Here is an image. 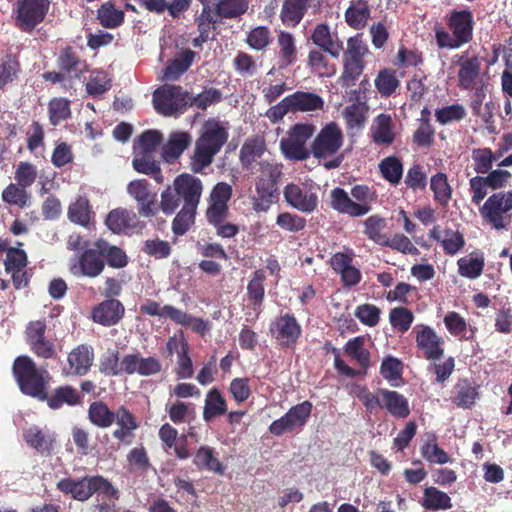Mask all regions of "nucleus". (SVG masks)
<instances>
[{
    "instance_id": "f257e3e1",
    "label": "nucleus",
    "mask_w": 512,
    "mask_h": 512,
    "mask_svg": "<svg viewBox=\"0 0 512 512\" xmlns=\"http://www.w3.org/2000/svg\"><path fill=\"white\" fill-rule=\"evenodd\" d=\"M228 137V130L219 121L208 120L205 122L190 157L191 171L202 173L209 167L227 142Z\"/></svg>"
},
{
    "instance_id": "f03ea898",
    "label": "nucleus",
    "mask_w": 512,
    "mask_h": 512,
    "mask_svg": "<svg viewBox=\"0 0 512 512\" xmlns=\"http://www.w3.org/2000/svg\"><path fill=\"white\" fill-rule=\"evenodd\" d=\"M202 192L203 183L198 177L188 173L178 175L160 194L163 214H174L181 202L185 207L198 208Z\"/></svg>"
},
{
    "instance_id": "7ed1b4c3",
    "label": "nucleus",
    "mask_w": 512,
    "mask_h": 512,
    "mask_svg": "<svg viewBox=\"0 0 512 512\" xmlns=\"http://www.w3.org/2000/svg\"><path fill=\"white\" fill-rule=\"evenodd\" d=\"M232 187L226 182L217 183L207 198L205 218L216 230V235L221 238H233L240 228L237 224L229 222L228 203L232 198Z\"/></svg>"
},
{
    "instance_id": "20e7f679",
    "label": "nucleus",
    "mask_w": 512,
    "mask_h": 512,
    "mask_svg": "<svg viewBox=\"0 0 512 512\" xmlns=\"http://www.w3.org/2000/svg\"><path fill=\"white\" fill-rule=\"evenodd\" d=\"M474 16L469 9L453 10L446 17V26L435 29L437 46L441 49H458L473 39Z\"/></svg>"
},
{
    "instance_id": "39448f33",
    "label": "nucleus",
    "mask_w": 512,
    "mask_h": 512,
    "mask_svg": "<svg viewBox=\"0 0 512 512\" xmlns=\"http://www.w3.org/2000/svg\"><path fill=\"white\" fill-rule=\"evenodd\" d=\"M56 487L63 494L80 502L89 500L95 493L112 500H118L120 497L119 491L101 475H85L77 479L63 478L57 482Z\"/></svg>"
},
{
    "instance_id": "423d86ee",
    "label": "nucleus",
    "mask_w": 512,
    "mask_h": 512,
    "mask_svg": "<svg viewBox=\"0 0 512 512\" xmlns=\"http://www.w3.org/2000/svg\"><path fill=\"white\" fill-rule=\"evenodd\" d=\"M12 373L20 391L27 396L41 400L46 398L49 374L45 369H38L35 362L27 355L15 358Z\"/></svg>"
},
{
    "instance_id": "0eeeda50",
    "label": "nucleus",
    "mask_w": 512,
    "mask_h": 512,
    "mask_svg": "<svg viewBox=\"0 0 512 512\" xmlns=\"http://www.w3.org/2000/svg\"><path fill=\"white\" fill-rule=\"evenodd\" d=\"M343 143L344 135L340 126L336 122L327 123L313 139L311 155L319 161L329 159L323 164L326 169L338 168L344 160V155L338 154Z\"/></svg>"
},
{
    "instance_id": "6e6552de",
    "label": "nucleus",
    "mask_w": 512,
    "mask_h": 512,
    "mask_svg": "<svg viewBox=\"0 0 512 512\" xmlns=\"http://www.w3.org/2000/svg\"><path fill=\"white\" fill-rule=\"evenodd\" d=\"M255 198L253 208L257 212H265L277 201L279 196L278 183L282 176V164L274 161L261 160L257 163Z\"/></svg>"
},
{
    "instance_id": "1a4fd4ad",
    "label": "nucleus",
    "mask_w": 512,
    "mask_h": 512,
    "mask_svg": "<svg viewBox=\"0 0 512 512\" xmlns=\"http://www.w3.org/2000/svg\"><path fill=\"white\" fill-rule=\"evenodd\" d=\"M343 52V71L340 76L342 87H352L356 84L362 75L366 61L365 56L369 53V48L361 35L348 38L347 47Z\"/></svg>"
},
{
    "instance_id": "9d476101",
    "label": "nucleus",
    "mask_w": 512,
    "mask_h": 512,
    "mask_svg": "<svg viewBox=\"0 0 512 512\" xmlns=\"http://www.w3.org/2000/svg\"><path fill=\"white\" fill-rule=\"evenodd\" d=\"M152 100L158 114L165 117L177 116L186 112L189 92L180 85L164 84L154 91Z\"/></svg>"
},
{
    "instance_id": "9b49d317",
    "label": "nucleus",
    "mask_w": 512,
    "mask_h": 512,
    "mask_svg": "<svg viewBox=\"0 0 512 512\" xmlns=\"http://www.w3.org/2000/svg\"><path fill=\"white\" fill-rule=\"evenodd\" d=\"M315 131L316 126L312 123L291 126L287 136L280 140V149L285 158L293 161L307 160L311 155V148H307L306 143Z\"/></svg>"
},
{
    "instance_id": "f8f14e48",
    "label": "nucleus",
    "mask_w": 512,
    "mask_h": 512,
    "mask_svg": "<svg viewBox=\"0 0 512 512\" xmlns=\"http://www.w3.org/2000/svg\"><path fill=\"white\" fill-rule=\"evenodd\" d=\"M102 251L101 240L97 239L89 248L84 249L79 256L70 260V273L76 277H98L105 269Z\"/></svg>"
},
{
    "instance_id": "ddd939ff",
    "label": "nucleus",
    "mask_w": 512,
    "mask_h": 512,
    "mask_svg": "<svg viewBox=\"0 0 512 512\" xmlns=\"http://www.w3.org/2000/svg\"><path fill=\"white\" fill-rule=\"evenodd\" d=\"M127 193L137 202L139 216L151 219L162 211V199L158 201L154 191L146 179H136L127 185Z\"/></svg>"
},
{
    "instance_id": "4468645a",
    "label": "nucleus",
    "mask_w": 512,
    "mask_h": 512,
    "mask_svg": "<svg viewBox=\"0 0 512 512\" xmlns=\"http://www.w3.org/2000/svg\"><path fill=\"white\" fill-rule=\"evenodd\" d=\"M512 210V191L494 193L480 208V214L494 229H506L510 218L505 214Z\"/></svg>"
},
{
    "instance_id": "2eb2a0df",
    "label": "nucleus",
    "mask_w": 512,
    "mask_h": 512,
    "mask_svg": "<svg viewBox=\"0 0 512 512\" xmlns=\"http://www.w3.org/2000/svg\"><path fill=\"white\" fill-rule=\"evenodd\" d=\"M50 9V0H18L15 25L23 32L31 33L42 23Z\"/></svg>"
},
{
    "instance_id": "dca6fc26",
    "label": "nucleus",
    "mask_w": 512,
    "mask_h": 512,
    "mask_svg": "<svg viewBox=\"0 0 512 512\" xmlns=\"http://www.w3.org/2000/svg\"><path fill=\"white\" fill-rule=\"evenodd\" d=\"M313 405L306 400L291 407L282 417L273 421L269 432L274 436H281L286 432L301 430L308 422Z\"/></svg>"
},
{
    "instance_id": "f3484780",
    "label": "nucleus",
    "mask_w": 512,
    "mask_h": 512,
    "mask_svg": "<svg viewBox=\"0 0 512 512\" xmlns=\"http://www.w3.org/2000/svg\"><path fill=\"white\" fill-rule=\"evenodd\" d=\"M45 320L30 321L25 330L26 342L30 350L39 358L53 359L56 357L54 340L46 335Z\"/></svg>"
},
{
    "instance_id": "a211bd4d",
    "label": "nucleus",
    "mask_w": 512,
    "mask_h": 512,
    "mask_svg": "<svg viewBox=\"0 0 512 512\" xmlns=\"http://www.w3.org/2000/svg\"><path fill=\"white\" fill-rule=\"evenodd\" d=\"M270 332L283 348H293L302 334V328L293 314L280 315L270 326Z\"/></svg>"
},
{
    "instance_id": "6ab92c4d",
    "label": "nucleus",
    "mask_w": 512,
    "mask_h": 512,
    "mask_svg": "<svg viewBox=\"0 0 512 512\" xmlns=\"http://www.w3.org/2000/svg\"><path fill=\"white\" fill-rule=\"evenodd\" d=\"M105 224L114 233H141L146 223L140 219L138 212L126 208H117L110 211Z\"/></svg>"
},
{
    "instance_id": "aec40b11",
    "label": "nucleus",
    "mask_w": 512,
    "mask_h": 512,
    "mask_svg": "<svg viewBox=\"0 0 512 512\" xmlns=\"http://www.w3.org/2000/svg\"><path fill=\"white\" fill-rule=\"evenodd\" d=\"M283 196L290 207L303 213H312L318 207L317 194L295 183H289L284 187Z\"/></svg>"
},
{
    "instance_id": "412c9836",
    "label": "nucleus",
    "mask_w": 512,
    "mask_h": 512,
    "mask_svg": "<svg viewBox=\"0 0 512 512\" xmlns=\"http://www.w3.org/2000/svg\"><path fill=\"white\" fill-rule=\"evenodd\" d=\"M417 347L427 360H439L444 354V340L428 325H417L414 328Z\"/></svg>"
},
{
    "instance_id": "4be33fe9",
    "label": "nucleus",
    "mask_w": 512,
    "mask_h": 512,
    "mask_svg": "<svg viewBox=\"0 0 512 512\" xmlns=\"http://www.w3.org/2000/svg\"><path fill=\"white\" fill-rule=\"evenodd\" d=\"M94 350L90 345L80 344L73 348L67 357L68 366L63 368V373L67 376L86 375L94 362Z\"/></svg>"
},
{
    "instance_id": "5701e85b",
    "label": "nucleus",
    "mask_w": 512,
    "mask_h": 512,
    "mask_svg": "<svg viewBox=\"0 0 512 512\" xmlns=\"http://www.w3.org/2000/svg\"><path fill=\"white\" fill-rule=\"evenodd\" d=\"M312 43L328 55L337 59L343 51V41L337 32H332L327 23L317 24L310 36Z\"/></svg>"
},
{
    "instance_id": "b1692460",
    "label": "nucleus",
    "mask_w": 512,
    "mask_h": 512,
    "mask_svg": "<svg viewBox=\"0 0 512 512\" xmlns=\"http://www.w3.org/2000/svg\"><path fill=\"white\" fill-rule=\"evenodd\" d=\"M114 422H116L117 428L112 432L113 438L124 445L132 444L134 431L139 427L138 421L133 413L124 405H121L114 411L113 423Z\"/></svg>"
},
{
    "instance_id": "393cba45",
    "label": "nucleus",
    "mask_w": 512,
    "mask_h": 512,
    "mask_svg": "<svg viewBox=\"0 0 512 512\" xmlns=\"http://www.w3.org/2000/svg\"><path fill=\"white\" fill-rule=\"evenodd\" d=\"M125 313L124 305L117 299H106L93 308L91 317L95 323L110 327L118 324Z\"/></svg>"
},
{
    "instance_id": "a878e982",
    "label": "nucleus",
    "mask_w": 512,
    "mask_h": 512,
    "mask_svg": "<svg viewBox=\"0 0 512 512\" xmlns=\"http://www.w3.org/2000/svg\"><path fill=\"white\" fill-rule=\"evenodd\" d=\"M57 66L59 70L67 75L68 82L70 83L73 79H80L81 76L88 71L86 61L82 60L71 46H67L61 50L57 58Z\"/></svg>"
},
{
    "instance_id": "bb28decb",
    "label": "nucleus",
    "mask_w": 512,
    "mask_h": 512,
    "mask_svg": "<svg viewBox=\"0 0 512 512\" xmlns=\"http://www.w3.org/2000/svg\"><path fill=\"white\" fill-rule=\"evenodd\" d=\"M40 401L46 402L52 410L61 409L64 405L73 407L82 404L83 396L71 385H62L56 387L51 393L46 391V398Z\"/></svg>"
},
{
    "instance_id": "cd10ccee",
    "label": "nucleus",
    "mask_w": 512,
    "mask_h": 512,
    "mask_svg": "<svg viewBox=\"0 0 512 512\" xmlns=\"http://www.w3.org/2000/svg\"><path fill=\"white\" fill-rule=\"evenodd\" d=\"M202 10L200 15L196 18L197 28L201 33L202 40H209L212 38V33L222 23L220 15L217 13L215 0H200Z\"/></svg>"
},
{
    "instance_id": "c85d7f7f",
    "label": "nucleus",
    "mask_w": 512,
    "mask_h": 512,
    "mask_svg": "<svg viewBox=\"0 0 512 512\" xmlns=\"http://www.w3.org/2000/svg\"><path fill=\"white\" fill-rule=\"evenodd\" d=\"M479 388L480 386L474 381L469 379H459L452 390V403L460 408H471L480 396Z\"/></svg>"
},
{
    "instance_id": "c756f323",
    "label": "nucleus",
    "mask_w": 512,
    "mask_h": 512,
    "mask_svg": "<svg viewBox=\"0 0 512 512\" xmlns=\"http://www.w3.org/2000/svg\"><path fill=\"white\" fill-rule=\"evenodd\" d=\"M67 217L72 223L87 229L95 222V212L86 196H78L69 204Z\"/></svg>"
},
{
    "instance_id": "7c9ffc66",
    "label": "nucleus",
    "mask_w": 512,
    "mask_h": 512,
    "mask_svg": "<svg viewBox=\"0 0 512 512\" xmlns=\"http://www.w3.org/2000/svg\"><path fill=\"white\" fill-rule=\"evenodd\" d=\"M372 141L377 145H391L396 138L394 122L389 114L381 113L376 116L370 128Z\"/></svg>"
},
{
    "instance_id": "2f4dec72",
    "label": "nucleus",
    "mask_w": 512,
    "mask_h": 512,
    "mask_svg": "<svg viewBox=\"0 0 512 512\" xmlns=\"http://www.w3.org/2000/svg\"><path fill=\"white\" fill-rule=\"evenodd\" d=\"M330 198L331 208L341 214H347L351 217L365 215L366 208L362 207V205H357L343 188L336 187L331 190Z\"/></svg>"
},
{
    "instance_id": "473e14b6",
    "label": "nucleus",
    "mask_w": 512,
    "mask_h": 512,
    "mask_svg": "<svg viewBox=\"0 0 512 512\" xmlns=\"http://www.w3.org/2000/svg\"><path fill=\"white\" fill-rule=\"evenodd\" d=\"M378 394L382 397V408L393 417L403 419L409 416V402L404 395L388 389H379Z\"/></svg>"
},
{
    "instance_id": "72a5a7b5",
    "label": "nucleus",
    "mask_w": 512,
    "mask_h": 512,
    "mask_svg": "<svg viewBox=\"0 0 512 512\" xmlns=\"http://www.w3.org/2000/svg\"><path fill=\"white\" fill-rule=\"evenodd\" d=\"M313 0H284L280 19L286 27H296L304 18Z\"/></svg>"
},
{
    "instance_id": "f704fd0d",
    "label": "nucleus",
    "mask_w": 512,
    "mask_h": 512,
    "mask_svg": "<svg viewBox=\"0 0 512 512\" xmlns=\"http://www.w3.org/2000/svg\"><path fill=\"white\" fill-rule=\"evenodd\" d=\"M286 97L292 113L317 111L324 107V100L316 93L296 91Z\"/></svg>"
},
{
    "instance_id": "c9c22d12",
    "label": "nucleus",
    "mask_w": 512,
    "mask_h": 512,
    "mask_svg": "<svg viewBox=\"0 0 512 512\" xmlns=\"http://www.w3.org/2000/svg\"><path fill=\"white\" fill-rule=\"evenodd\" d=\"M365 337L357 336L347 341L344 346V353L355 361L361 371L362 375H365L368 368L370 367L371 354L369 350L364 347Z\"/></svg>"
},
{
    "instance_id": "e433bc0d",
    "label": "nucleus",
    "mask_w": 512,
    "mask_h": 512,
    "mask_svg": "<svg viewBox=\"0 0 512 512\" xmlns=\"http://www.w3.org/2000/svg\"><path fill=\"white\" fill-rule=\"evenodd\" d=\"M96 19L103 28L116 29L124 23L125 13L113 0H108L97 9Z\"/></svg>"
},
{
    "instance_id": "4c0bfd02",
    "label": "nucleus",
    "mask_w": 512,
    "mask_h": 512,
    "mask_svg": "<svg viewBox=\"0 0 512 512\" xmlns=\"http://www.w3.org/2000/svg\"><path fill=\"white\" fill-rule=\"evenodd\" d=\"M192 137L188 132L177 131L170 134L167 143L162 148L163 157L167 161L178 159L190 146Z\"/></svg>"
},
{
    "instance_id": "58836bf2",
    "label": "nucleus",
    "mask_w": 512,
    "mask_h": 512,
    "mask_svg": "<svg viewBox=\"0 0 512 512\" xmlns=\"http://www.w3.org/2000/svg\"><path fill=\"white\" fill-rule=\"evenodd\" d=\"M227 413V402L223 397L221 391L214 387L210 389L205 398L203 408V419L210 422L213 419L220 417Z\"/></svg>"
},
{
    "instance_id": "ea45409f",
    "label": "nucleus",
    "mask_w": 512,
    "mask_h": 512,
    "mask_svg": "<svg viewBox=\"0 0 512 512\" xmlns=\"http://www.w3.org/2000/svg\"><path fill=\"white\" fill-rule=\"evenodd\" d=\"M196 53L191 49H184L178 53L165 67L164 77L167 80H177L192 65Z\"/></svg>"
},
{
    "instance_id": "a19ab883",
    "label": "nucleus",
    "mask_w": 512,
    "mask_h": 512,
    "mask_svg": "<svg viewBox=\"0 0 512 512\" xmlns=\"http://www.w3.org/2000/svg\"><path fill=\"white\" fill-rule=\"evenodd\" d=\"M480 70L481 63L477 57L462 60L458 71L459 87L464 90L473 89L480 75Z\"/></svg>"
},
{
    "instance_id": "79ce46f5",
    "label": "nucleus",
    "mask_w": 512,
    "mask_h": 512,
    "mask_svg": "<svg viewBox=\"0 0 512 512\" xmlns=\"http://www.w3.org/2000/svg\"><path fill=\"white\" fill-rule=\"evenodd\" d=\"M363 234L374 243L385 247L388 243L389 236L384 232L387 226L385 218L375 214L365 219L363 222Z\"/></svg>"
},
{
    "instance_id": "37998d69",
    "label": "nucleus",
    "mask_w": 512,
    "mask_h": 512,
    "mask_svg": "<svg viewBox=\"0 0 512 512\" xmlns=\"http://www.w3.org/2000/svg\"><path fill=\"white\" fill-rule=\"evenodd\" d=\"M370 17V8L366 0H352L345 12L347 24L356 30L363 29Z\"/></svg>"
},
{
    "instance_id": "c03bdc74",
    "label": "nucleus",
    "mask_w": 512,
    "mask_h": 512,
    "mask_svg": "<svg viewBox=\"0 0 512 512\" xmlns=\"http://www.w3.org/2000/svg\"><path fill=\"white\" fill-rule=\"evenodd\" d=\"M23 436L26 443L41 454H51L55 443L52 435L44 433L37 426H32L24 431Z\"/></svg>"
},
{
    "instance_id": "a18cd8bd",
    "label": "nucleus",
    "mask_w": 512,
    "mask_h": 512,
    "mask_svg": "<svg viewBox=\"0 0 512 512\" xmlns=\"http://www.w3.org/2000/svg\"><path fill=\"white\" fill-rule=\"evenodd\" d=\"M113 415L114 411L102 400L91 402L87 410L89 422L100 429H106L112 426Z\"/></svg>"
},
{
    "instance_id": "49530a36",
    "label": "nucleus",
    "mask_w": 512,
    "mask_h": 512,
    "mask_svg": "<svg viewBox=\"0 0 512 512\" xmlns=\"http://www.w3.org/2000/svg\"><path fill=\"white\" fill-rule=\"evenodd\" d=\"M132 165L138 173L151 176L159 184L163 182L160 163L154 159L153 154L135 153Z\"/></svg>"
},
{
    "instance_id": "de8ad7c7",
    "label": "nucleus",
    "mask_w": 512,
    "mask_h": 512,
    "mask_svg": "<svg viewBox=\"0 0 512 512\" xmlns=\"http://www.w3.org/2000/svg\"><path fill=\"white\" fill-rule=\"evenodd\" d=\"M430 189L433 192V199L442 207H447L452 198V187L448 177L443 172H438L430 178Z\"/></svg>"
},
{
    "instance_id": "09e8293b",
    "label": "nucleus",
    "mask_w": 512,
    "mask_h": 512,
    "mask_svg": "<svg viewBox=\"0 0 512 512\" xmlns=\"http://www.w3.org/2000/svg\"><path fill=\"white\" fill-rule=\"evenodd\" d=\"M421 505L423 508L430 511L448 510L452 508L450 496L432 486L424 489Z\"/></svg>"
},
{
    "instance_id": "8fccbe9b",
    "label": "nucleus",
    "mask_w": 512,
    "mask_h": 512,
    "mask_svg": "<svg viewBox=\"0 0 512 512\" xmlns=\"http://www.w3.org/2000/svg\"><path fill=\"white\" fill-rule=\"evenodd\" d=\"M266 280L265 271L258 269L253 272L252 277L247 285V296L252 304L254 310H260L264 297L265 287L264 282Z\"/></svg>"
},
{
    "instance_id": "3c124183",
    "label": "nucleus",
    "mask_w": 512,
    "mask_h": 512,
    "mask_svg": "<svg viewBox=\"0 0 512 512\" xmlns=\"http://www.w3.org/2000/svg\"><path fill=\"white\" fill-rule=\"evenodd\" d=\"M326 51L311 49L307 57V65L311 71L321 77H330L335 71V65L329 62Z\"/></svg>"
},
{
    "instance_id": "603ef678",
    "label": "nucleus",
    "mask_w": 512,
    "mask_h": 512,
    "mask_svg": "<svg viewBox=\"0 0 512 512\" xmlns=\"http://www.w3.org/2000/svg\"><path fill=\"white\" fill-rule=\"evenodd\" d=\"M194 464L200 469L212 471L219 475H223L225 472V467L216 457L214 449L209 446H202L197 450L194 456Z\"/></svg>"
},
{
    "instance_id": "864d4df0",
    "label": "nucleus",
    "mask_w": 512,
    "mask_h": 512,
    "mask_svg": "<svg viewBox=\"0 0 512 512\" xmlns=\"http://www.w3.org/2000/svg\"><path fill=\"white\" fill-rule=\"evenodd\" d=\"M250 0H215L217 13L223 19H236L244 15L249 8Z\"/></svg>"
},
{
    "instance_id": "5fc2aeb1",
    "label": "nucleus",
    "mask_w": 512,
    "mask_h": 512,
    "mask_svg": "<svg viewBox=\"0 0 512 512\" xmlns=\"http://www.w3.org/2000/svg\"><path fill=\"white\" fill-rule=\"evenodd\" d=\"M21 65L16 55L6 54L0 59V90L18 78Z\"/></svg>"
},
{
    "instance_id": "6e6d98bb",
    "label": "nucleus",
    "mask_w": 512,
    "mask_h": 512,
    "mask_svg": "<svg viewBox=\"0 0 512 512\" xmlns=\"http://www.w3.org/2000/svg\"><path fill=\"white\" fill-rule=\"evenodd\" d=\"M266 150L265 144L258 140L246 141L240 149V161L244 168L253 169L254 163L262 157Z\"/></svg>"
},
{
    "instance_id": "4d7b16f0",
    "label": "nucleus",
    "mask_w": 512,
    "mask_h": 512,
    "mask_svg": "<svg viewBox=\"0 0 512 512\" xmlns=\"http://www.w3.org/2000/svg\"><path fill=\"white\" fill-rule=\"evenodd\" d=\"M382 177L392 185H398L403 176V163L396 156H388L379 163Z\"/></svg>"
},
{
    "instance_id": "13d9d810",
    "label": "nucleus",
    "mask_w": 512,
    "mask_h": 512,
    "mask_svg": "<svg viewBox=\"0 0 512 512\" xmlns=\"http://www.w3.org/2000/svg\"><path fill=\"white\" fill-rule=\"evenodd\" d=\"M399 86L400 81L393 69L385 68L381 70L375 79V87L382 97H390Z\"/></svg>"
},
{
    "instance_id": "bf43d9fd",
    "label": "nucleus",
    "mask_w": 512,
    "mask_h": 512,
    "mask_svg": "<svg viewBox=\"0 0 512 512\" xmlns=\"http://www.w3.org/2000/svg\"><path fill=\"white\" fill-rule=\"evenodd\" d=\"M402 371V362L392 356L385 357L380 366V374L394 387L403 383Z\"/></svg>"
},
{
    "instance_id": "052dcab7",
    "label": "nucleus",
    "mask_w": 512,
    "mask_h": 512,
    "mask_svg": "<svg viewBox=\"0 0 512 512\" xmlns=\"http://www.w3.org/2000/svg\"><path fill=\"white\" fill-rule=\"evenodd\" d=\"M70 100L63 97L52 98L48 103L49 121L53 126L71 117Z\"/></svg>"
},
{
    "instance_id": "680f3d73",
    "label": "nucleus",
    "mask_w": 512,
    "mask_h": 512,
    "mask_svg": "<svg viewBox=\"0 0 512 512\" xmlns=\"http://www.w3.org/2000/svg\"><path fill=\"white\" fill-rule=\"evenodd\" d=\"M101 247L104 254V262L108 266L116 269L124 268L128 264V256L126 252L118 246L111 245L108 241L100 238Z\"/></svg>"
},
{
    "instance_id": "e2e57ef3",
    "label": "nucleus",
    "mask_w": 512,
    "mask_h": 512,
    "mask_svg": "<svg viewBox=\"0 0 512 512\" xmlns=\"http://www.w3.org/2000/svg\"><path fill=\"white\" fill-rule=\"evenodd\" d=\"M140 312L144 315L148 316H158L160 318H169L173 322L177 318H179L181 315L178 312V308L166 304L164 306H161L157 301L147 299L145 303H143L140 306Z\"/></svg>"
},
{
    "instance_id": "0e129e2a",
    "label": "nucleus",
    "mask_w": 512,
    "mask_h": 512,
    "mask_svg": "<svg viewBox=\"0 0 512 512\" xmlns=\"http://www.w3.org/2000/svg\"><path fill=\"white\" fill-rule=\"evenodd\" d=\"M197 208L182 206L172 221V232L176 236L186 234L195 223Z\"/></svg>"
},
{
    "instance_id": "69168bd1",
    "label": "nucleus",
    "mask_w": 512,
    "mask_h": 512,
    "mask_svg": "<svg viewBox=\"0 0 512 512\" xmlns=\"http://www.w3.org/2000/svg\"><path fill=\"white\" fill-rule=\"evenodd\" d=\"M494 154L490 148H477L472 151V160L474 161V171L477 174H487L493 167L494 161L499 157Z\"/></svg>"
},
{
    "instance_id": "338daca9",
    "label": "nucleus",
    "mask_w": 512,
    "mask_h": 512,
    "mask_svg": "<svg viewBox=\"0 0 512 512\" xmlns=\"http://www.w3.org/2000/svg\"><path fill=\"white\" fill-rule=\"evenodd\" d=\"M245 42L251 49L263 51L272 43L271 31L266 26H257L247 33Z\"/></svg>"
},
{
    "instance_id": "774afa93",
    "label": "nucleus",
    "mask_w": 512,
    "mask_h": 512,
    "mask_svg": "<svg viewBox=\"0 0 512 512\" xmlns=\"http://www.w3.org/2000/svg\"><path fill=\"white\" fill-rule=\"evenodd\" d=\"M111 86V80L107 73L101 70H95L90 74L85 87L88 95L97 97L106 93Z\"/></svg>"
}]
</instances>
